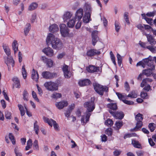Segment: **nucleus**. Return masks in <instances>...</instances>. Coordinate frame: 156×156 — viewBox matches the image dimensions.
<instances>
[{
  "label": "nucleus",
  "instance_id": "obj_48",
  "mask_svg": "<svg viewBox=\"0 0 156 156\" xmlns=\"http://www.w3.org/2000/svg\"><path fill=\"white\" fill-rule=\"evenodd\" d=\"M14 151L16 156H22V154L19 151L18 147H17L15 148Z\"/></svg>",
  "mask_w": 156,
  "mask_h": 156
},
{
  "label": "nucleus",
  "instance_id": "obj_40",
  "mask_svg": "<svg viewBox=\"0 0 156 156\" xmlns=\"http://www.w3.org/2000/svg\"><path fill=\"white\" fill-rule=\"evenodd\" d=\"M110 55L111 58L113 63L115 66H116V64L115 61V57L112 51H111L110 52Z\"/></svg>",
  "mask_w": 156,
  "mask_h": 156
},
{
  "label": "nucleus",
  "instance_id": "obj_55",
  "mask_svg": "<svg viewBox=\"0 0 156 156\" xmlns=\"http://www.w3.org/2000/svg\"><path fill=\"white\" fill-rule=\"evenodd\" d=\"M92 38V44L94 46H95L96 43L97 42L98 39V37H94Z\"/></svg>",
  "mask_w": 156,
  "mask_h": 156
},
{
  "label": "nucleus",
  "instance_id": "obj_15",
  "mask_svg": "<svg viewBox=\"0 0 156 156\" xmlns=\"http://www.w3.org/2000/svg\"><path fill=\"white\" fill-rule=\"evenodd\" d=\"M42 51L47 55L50 57L54 55V52L52 49L49 47L44 48L42 50Z\"/></svg>",
  "mask_w": 156,
  "mask_h": 156
},
{
  "label": "nucleus",
  "instance_id": "obj_54",
  "mask_svg": "<svg viewBox=\"0 0 156 156\" xmlns=\"http://www.w3.org/2000/svg\"><path fill=\"white\" fill-rule=\"evenodd\" d=\"M154 123H150L148 125V127L151 132H153L155 129V127L154 126Z\"/></svg>",
  "mask_w": 156,
  "mask_h": 156
},
{
  "label": "nucleus",
  "instance_id": "obj_18",
  "mask_svg": "<svg viewBox=\"0 0 156 156\" xmlns=\"http://www.w3.org/2000/svg\"><path fill=\"white\" fill-rule=\"evenodd\" d=\"M84 9L85 12V13L91 14L92 8L90 4L87 2L84 5Z\"/></svg>",
  "mask_w": 156,
  "mask_h": 156
},
{
  "label": "nucleus",
  "instance_id": "obj_19",
  "mask_svg": "<svg viewBox=\"0 0 156 156\" xmlns=\"http://www.w3.org/2000/svg\"><path fill=\"white\" fill-rule=\"evenodd\" d=\"M78 83L80 86H88L91 83L90 81L88 79H85L81 80H80Z\"/></svg>",
  "mask_w": 156,
  "mask_h": 156
},
{
  "label": "nucleus",
  "instance_id": "obj_30",
  "mask_svg": "<svg viewBox=\"0 0 156 156\" xmlns=\"http://www.w3.org/2000/svg\"><path fill=\"white\" fill-rule=\"evenodd\" d=\"M30 29V24L29 23H27L26 25V27L24 28V32L25 36L27 35Z\"/></svg>",
  "mask_w": 156,
  "mask_h": 156
},
{
  "label": "nucleus",
  "instance_id": "obj_25",
  "mask_svg": "<svg viewBox=\"0 0 156 156\" xmlns=\"http://www.w3.org/2000/svg\"><path fill=\"white\" fill-rule=\"evenodd\" d=\"M91 14L85 13L83 17V21L84 23H88L90 20Z\"/></svg>",
  "mask_w": 156,
  "mask_h": 156
},
{
  "label": "nucleus",
  "instance_id": "obj_63",
  "mask_svg": "<svg viewBox=\"0 0 156 156\" xmlns=\"http://www.w3.org/2000/svg\"><path fill=\"white\" fill-rule=\"evenodd\" d=\"M145 20L147 21V22L149 24L151 25L152 23V19L150 18H146Z\"/></svg>",
  "mask_w": 156,
  "mask_h": 156
},
{
  "label": "nucleus",
  "instance_id": "obj_4",
  "mask_svg": "<svg viewBox=\"0 0 156 156\" xmlns=\"http://www.w3.org/2000/svg\"><path fill=\"white\" fill-rule=\"evenodd\" d=\"M44 86L47 90L50 91H53L58 89L57 84L52 81L46 82L44 83Z\"/></svg>",
  "mask_w": 156,
  "mask_h": 156
},
{
  "label": "nucleus",
  "instance_id": "obj_6",
  "mask_svg": "<svg viewBox=\"0 0 156 156\" xmlns=\"http://www.w3.org/2000/svg\"><path fill=\"white\" fill-rule=\"evenodd\" d=\"M43 119L45 122L48 123L51 126H52L53 125L55 130H59L58 126L55 121L45 117H44Z\"/></svg>",
  "mask_w": 156,
  "mask_h": 156
},
{
  "label": "nucleus",
  "instance_id": "obj_21",
  "mask_svg": "<svg viewBox=\"0 0 156 156\" xmlns=\"http://www.w3.org/2000/svg\"><path fill=\"white\" fill-rule=\"evenodd\" d=\"M90 112L89 111L87 110V111L86 112V122H84V116H83L82 118L81 119V121L82 123H86L89 120L90 117L91 115L90 112Z\"/></svg>",
  "mask_w": 156,
  "mask_h": 156
},
{
  "label": "nucleus",
  "instance_id": "obj_42",
  "mask_svg": "<svg viewBox=\"0 0 156 156\" xmlns=\"http://www.w3.org/2000/svg\"><path fill=\"white\" fill-rule=\"evenodd\" d=\"M62 97L61 94L57 93H55L51 95V97L54 99H58Z\"/></svg>",
  "mask_w": 156,
  "mask_h": 156
},
{
  "label": "nucleus",
  "instance_id": "obj_32",
  "mask_svg": "<svg viewBox=\"0 0 156 156\" xmlns=\"http://www.w3.org/2000/svg\"><path fill=\"white\" fill-rule=\"evenodd\" d=\"M12 80L15 84V87L16 88L20 87V83L17 77H14L13 78Z\"/></svg>",
  "mask_w": 156,
  "mask_h": 156
},
{
  "label": "nucleus",
  "instance_id": "obj_34",
  "mask_svg": "<svg viewBox=\"0 0 156 156\" xmlns=\"http://www.w3.org/2000/svg\"><path fill=\"white\" fill-rule=\"evenodd\" d=\"M146 48L148 49L151 51L153 53L156 52V47H154L153 44L152 45L148 46L146 47Z\"/></svg>",
  "mask_w": 156,
  "mask_h": 156
},
{
  "label": "nucleus",
  "instance_id": "obj_36",
  "mask_svg": "<svg viewBox=\"0 0 156 156\" xmlns=\"http://www.w3.org/2000/svg\"><path fill=\"white\" fill-rule=\"evenodd\" d=\"M37 122L36 121L34 123V129L35 131V133L38 135L39 130V126L37 124Z\"/></svg>",
  "mask_w": 156,
  "mask_h": 156
},
{
  "label": "nucleus",
  "instance_id": "obj_38",
  "mask_svg": "<svg viewBox=\"0 0 156 156\" xmlns=\"http://www.w3.org/2000/svg\"><path fill=\"white\" fill-rule=\"evenodd\" d=\"M113 124V121L110 119H108L105 122V124L108 126H111Z\"/></svg>",
  "mask_w": 156,
  "mask_h": 156
},
{
  "label": "nucleus",
  "instance_id": "obj_44",
  "mask_svg": "<svg viewBox=\"0 0 156 156\" xmlns=\"http://www.w3.org/2000/svg\"><path fill=\"white\" fill-rule=\"evenodd\" d=\"M33 148L34 150H39V146L38 144V141L37 140H35L34 141L33 144Z\"/></svg>",
  "mask_w": 156,
  "mask_h": 156
},
{
  "label": "nucleus",
  "instance_id": "obj_9",
  "mask_svg": "<svg viewBox=\"0 0 156 156\" xmlns=\"http://www.w3.org/2000/svg\"><path fill=\"white\" fill-rule=\"evenodd\" d=\"M43 78L46 79H51L55 77L57 75L55 73H52L49 71H44L41 74Z\"/></svg>",
  "mask_w": 156,
  "mask_h": 156
},
{
  "label": "nucleus",
  "instance_id": "obj_59",
  "mask_svg": "<svg viewBox=\"0 0 156 156\" xmlns=\"http://www.w3.org/2000/svg\"><path fill=\"white\" fill-rule=\"evenodd\" d=\"M98 31L97 30L93 31L92 33V37H98Z\"/></svg>",
  "mask_w": 156,
  "mask_h": 156
},
{
  "label": "nucleus",
  "instance_id": "obj_8",
  "mask_svg": "<svg viewBox=\"0 0 156 156\" xmlns=\"http://www.w3.org/2000/svg\"><path fill=\"white\" fill-rule=\"evenodd\" d=\"M109 112L116 119H122L124 117V114L122 111L114 112L109 110Z\"/></svg>",
  "mask_w": 156,
  "mask_h": 156
},
{
  "label": "nucleus",
  "instance_id": "obj_31",
  "mask_svg": "<svg viewBox=\"0 0 156 156\" xmlns=\"http://www.w3.org/2000/svg\"><path fill=\"white\" fill-rule=\"evenodd\" d=\"M147 37L148 42L151 45H152L153 44H154V39L151 35L147 34Z\"/></svg>",
  "mask_w": 156,
  "mask_h": 156
},
{
  "label": "nucleus",
  "instance_id": "obj_20",
  "mask_svg": "<svg viewBox=\"0 0 156 156\" xmlns=\"http://www.w3.org/2000/svg\"><path fill=\"white\" fill-rule=\"evenodd\" d=\"M32 78L34 81L37 82L39 79V75L37 71H36L34 69L32 70L31 75Z\"/></svg>",
  "mask_w": 156,
  "mask_h": 156
},
{
  "label": "nucleus",
  "instance_id": "obj_7",
  "mask_svg": "<svg viewBox=\"0 0 156 156\" xmlns=\"http://www.w3.org/2000/svg\"><path fill=\"white\" fill-rule=\"evenodd\" d=\"M60 32L62 35L64 37H67L69 34V29L66 25L62 24L60 26Z\"/></svg>",
  "mask_w": 156,
  "mask_h": 156
},
{
  "label": "nucleus",
  "instance_id": "obj_56",
  "mask_svg": "<svg viewBox=\"0 0 156 156\" xmlns=\"http://www.w3.org/2000/svg\"><path fill=\"white\" fill-rule=\"evenodd\" d=\"M122 101L124 103L128 105H132L134 103V102L131 101H128L126 100H122Z\"/></svg>",
  "mask_w": 156,
  "mask_h": 156
},
{
  "label": "nucleus",
  "instance_id": "obj_43",
  "mask_svg": "<svg viewBox=\"0 0 156 156\" xmlns=\"http://www.w3.org/2000/svg\"><path fill=\"white\" fill-rule=\"evenodd\" d=\"M3 48L6 54L8 55V56L10 55L11 53L10 51V50L8 47L6 46H3Z\"/></svg>",
  "mask_w": 156,
  "mask_h": 156
},
{
  "label": "nucleus",
  "instance_id": "obj_57",
  "mask_svg": "<svg viewBox=\"0 0 156 156\" xmlns=\"http://www.w3.org/2000/svg\"><path fill=\"white\" fill-rule=\"evenodd\" d=\"M101 72V68H100L99 67H95L94 66V68L93 70V73L94 72Z\"/></svg>",
  "mask_w": 156,
  "mask_h": 156
},
{
  "label": "nucleus",
  "instance_id": "obj_28",
  "mask_svg": "<svg viewBox=\"0 0 156 156\" xmlns=\"http://www.w3.org/2000/svg\"><path fill=\"white\" fill-rule=\"evenodd\" d=\"M76 20L74 18L70 20L67 23L68 26L70 28L73 27L75 24Z\"/></svg>",
  "mask_w": 156,
  "mask_h": 156
},
{
  "label": "nucleus",
  "instance_id": "obj_35",
  "mask_svg": "<svg viewBox=\"0 0 156 156\" xmlns=\"http://www.w3.org/2000/svg\"><path fill=\"white\" fill-rule=\"evenodd\" d=\"M18 106L20 110L21 116H23L25 115V112L23 106L20 104L18 105Z\"/></svg>",
  "mask_w": 156,
  "mask_h": 156
},
{
  "label": "nucleus",
  "instance_id": "obj_46",
  "mask_svg": "<svg viewBox=\"0 0 156 156\" xmlns=\"http://www.w3.org/2000/svg\"><path fill=\"white\" fill-rule=\"evenodd\" d=\"M121 152V150L116 149L113 152V154L114 156H119Z\"/></svg>",
  "mask_w": 156,
  "mask_h": 156
},
{
  "label": "nucleus",
  "instance_id": "obj_24",
  "mask_svg": "<svg viewBox=\"0 0 156 156\" xmlns=\"http://www.w3.org/2000/svg\"><path fill=\"white\" fill-rule=\"evenodd\" d=\"M108 108L110 109L109 110L115 112L117 109V106L116 103H111L107 105Z\"/></svg>",
  "mask_w": 156,
  "mask_h": 156
},
{
  "label": "nucleus",
  "instance_id": "obj_47",
  "mask_svg": "<svg viewBox=\"0 0 156 156\" xmlns=\"http://www.w3.org/2000/svg\"><path fill=\"white\" fill-rule=\"evenodd\" d=\"M117 58L118 64L119 66H120L122 62V57L119 54H117Z\"/></svg>",
  "mask_w": 156,
  "mask_h": 156
},
{
  "label": "nucleus",
  "instance_id": "obj_23",
  "mask_svg": "<svg viewBox=\"0 0 156 156\" xmlns=\"http://www.w3.org/2000/svg\"><path fill=\"white\" fill-rule=\"evenodd\" d=\"M59 30L58 26L56 24H53L49 27V31L52 32L54 33L58 31Z\"/></svg>",
  "mask_w": 156,
  "mask_h": 156
},
{
  "label": "nucleus",
  "instance_id": "obj_37",
  "mask_svg": "<svg viewBox=\"0 0 156 156\" xmlns=\"http://www.w3.org/2000/svg\"><path fill=\"white\" fill-rule=\"evenodd\" d=\"M132 144L134 147H135L139 148L141 147V145L139 144V142L136 141L135 140H132Z\"/></svg>",
  "mask_w": 156,
  "mask_h": 156
},
{
  "label": "nucleus",
  "instance_id": "obj_61",
  "mask_svg": "<svg viewBox=\"0 0 156 156\" xmlns=\"http://www.w3.org/2000/svg\"><path fill=\"white\" fill-rule=\"evenodd\" d=\"M5 24V22L3 20L2 18L0 19V30L2 29V26Z\"/></svg>",
  "mask_w": 156,
  "mask_h": 156
},
{
  "label": "nucleus",
  "instance_id": "obj_27",
  "mask_svg": "<svg viewBox=\"0 0 156 156\" xmlns=\"http://www.w3.org/2000/svg\"><path fill=\"white\" fill-rule=\"evenodd\" d=\"M12 47L15 54L18 51V44L16 40H14L12 43Z\"/></svg>",
  "mask_w": 156,
  "mask_h": 156
},
{
  "label": "nucleus",
  "instance_id": "obj_52",
  "mask_svg": "<svg viewBox=\"0 0 156 156\" xmlns=\"http://www.w3.org/2000/svg\"><path fill=\"white\" fill-rule=\"evenodd\" d=\"M5 118L7 119H10L11 118V113L8 111H6L5 112Z\"/></svg>",
  "mask_w": 156,
  "mask_h": 156
},
{
  "label": "nucleus",
  "instance_id": "obj_39",
  "mask_svg": "<svg viewBox=\"0 0 156 156\" xmlns=\"http://www.w3.org/2000/svg\"><path fill=\"white\" fill-rule=\"evenodd\" d=\"M23 100L25 101H28V93L27 92V90H24L23 92Z\"/></svg>",
  "mask_w": 156,
  "mask_h": 156
},
{
  "label": "nucleus",
  "instance_id": "obj_50",
  "mask_svg": "<svg viewBox=\"0 0 156 156\" xmlns=\"http://www.w3.org/2000/svg\"><path fill=\"white\" fill-rule=\"evenodd\" d=\"M115 30L117 32H118L120 28L119 23L117 21H115Z\"/></svg>",
  "mask_w": 156,
  "mask_h": 156
},
{
  "label": "nucleus",
  "instance_id": "obj_45",
  "mask_svg": "<svg viewBox=\"0 0 156 156\" xmlns=\"http://www.w3.org/2000/svg\"><path fill=\"white\" fill-rule=\"evenodd\" d=\"M22 74L23 78L25 79L27 77V72L25 68V66L23 65L22 67Z\"/></svg>",
  "mask_w": 156,
  "mask_h": 156
},
{
  "label": "nucleus",
  "instance_id": "obj_16",
  "mask_svg": "<svg viewBox=\"0 0 156 156\" xmlns=\"http://www.w3.org/2000/svg\"><path fill=\"white\" fill-rule=\"evenodd\" d=\"M101 53L100 51L96 49H91L87 51V55L89 57H92L95 55H98Z\"/></svg>",
  "mask_w": 156,
  "mask_h": 156
},
{
  "label": "nucleus",
  "instance_id": "obj_62",
  "mask_svg": "<svg viewBox=\"0 0 156 156\" xmlns=\"http://www.w3.org/2000/svg\"><path fill=\"white\" fill-rule=\"evenodd\" d=\"M141 97L144 99H146L147 96V93L145 92H141L140 94Z\"/></svg>",
  "mask_w": 156,
  "mask_h": 156
},
{
  "label": "nucleus",
  "instance_id": "obj_41",
  "mask_svg": "<svg viewBox=\"0 0 156 156\" xmlns=\"http://www.w3.org/2000/svg\"><path fill=\"white\" fill-rule=\"evenodd\" d=\"M9 138L11 140L13 144H16V140L14 136L12 133H10L9 134Z\"/></svg>",
  "mask_w": 156,
  "mask_h": 156
},
{
  "label": "nucleus",
  "instance_id": "obj_22",
  "mask_svg": "<svg viewBox=\"0 0 156 156\" xmlns=\"http://www.w3.org/2000/svg\"><path fill=\"white\" fill-rule=\"evenodd\" d=\"M72 15V13L70 12H66L64 14L63 16V19L64 21H66L70 18Z\"/></svg>",
  "mask_w": 156,
  "mask_h": 156
},
{
  "label": "nucleus",
  "instance_id": "obj_29",
  "mask_svg": "<svg viewBox=\"0 0 156 156\" xmlns=\"http://www.w3.org/2000/svg\"><path fill=\"white\" fill-rule=\"evenodd\" d=\"M38 5L35 2L32 3L29 6L28 10L29 11H32L35 9L37 7Z\"/></svg>",
  "mask_w": 156,
  "mask_h": 156
},
{
  "label": "nucleus",
  "instance_id": "obj_51",
  "mask_svg": "<svg viewBox=\"0 0 156 156\" xmlns=\"http://www.w3.org/2000/svg\"><path fill=\"white\" fill-rule=\"evenodd\" d=\"M32 94L34 99L37 102H39V100L37 97L36 93L34 91H33L32 92Z\"/></svg>",
  "mask_w": 156,
  "mask_h": 156
},
{
  "label": "nucleus",
  "instance_id": "obj_60",
  "mask_svg": "<svg viewBox=\"0 0 156 156\" xmlns=\"http://www.w3.org/2000/svg\"><path fill=\"white\" fill-rule=\"evenodd\" d=\"M124 87L126 91H129L130 89L128 83L127 82H125Z\"/></svg>",
  "mask_w": 156,
  "mask_h": 156
},
{
  "label": "nucleus",
  "instance_id": "obj_3",
  "mask_svg": "<svg viewBox=\"0 0 156 156\" xmlns=\"http://www.w3.org/2000/svg\"><path fill=\"white\" fill-rule=\"evenodd\" d=\"M94 89L96 92L101 95H103L104 92H108V87L106 86H103L98 83H95L93 84Z\"/></svg>",
  "mask_w": 156,
  "mask_h": 156
},
{
  "label": "nucleus",
  "instance_id": "obj_26",
  "mask_svg": "<svg viewBox=\"0 0 156 156\" xmlns=\"http://www.w3.org/2000/svg\"><path fill=\"white\" fill-rule=\"evenodd\" d=\"M153 70L150 67L148 69L143 70L142 71L143 74L147 76H149L152 74V70Z\"/></svg>",
  "mask_w": 156,
  "mask_h": 156
},
{
  "label": "nucleus",
  "instance_id": "obj_49",
  "mask_svg": "<svg viewBox=\"0 0 156 156\" xmlns=\"http://www.w3.org/2000/svg\"><path fill=\"white\" fill-rule=\"evenodd\" d=\"M127 96L132 98H135L137 97V94L134 92L132 91L130 94H129Z\"/></svg>",
  "mask_w": 156,
  "mask_h": 156
},
{
  "label": "nucleus",
  "instance_id": "obj_58",
  "mask_svg": "<svg viewBox=\"0 0 156 156\" xmlns=\"http://www.w3.org/2000/svg\"><path fill=\"white\" fill-rule=\"evenodd\" d=\"M94 68V66H90L89 67L87 68V70L89 72L93 73V70Z\"/></svg>",
  "mask_w": 156,
  "mask_h": 156
},
{
  "label": "nucleus",
  "instance_id": "obj_13",
  "mask_svg": "<svg viewBox=\"0 0 156 156\" xmlns=\"http://www.w3.org/2000/svg\"><path fill=\"white\" fill-rule=\"evenodd\" d=\"M68 66L65 64L63 66L62 70L64 73L65 77L66 78H69L71 76V74L68 70Z\"/></svg>",
  "mask_w": 156,
  "mask_h": 156
},
{
  "label": "nucleus",
  "instance_id": "obj_53",
  "mask_svg": "<svg viewBox=\"0 0 156 156\" xmlns=\"http://www.w3.org/2000/svg\"><path fill=\"white\" fill-rule=\"evenodd\" d=\"M136 133H128L125 135L124 136V139H126L127 138L130 137L132 136H136Z\"/></svg>",
  "mask_w": 156,
  "mask_h": 156
},
{
  "label": "nucleus",
  "instance_id": "obj_5",
  "mask_svg": "<svg viewBox=\"0 0 156 156\" xmlns=\"http://www.w3.org/2000/svg\"><path fill=\"white\" fill-rule=\"evenodd\" d=\"M135 119L137 121L135 128L132 129H134L137 131L138 129L140 128L143 125L142 120L143 119V115L140 113H138L135 116Z\"/></svg>",
  "mask_w": 156,
  "mask_h": 156
},
{
  "label": "nucleus",
  "instance_id": "obj_10",
  "mask_svg": "<svg viewBox=\"0 0 156 156\" xmlns=\"http://www.w3.org/2000/svg\"><path fill=\"white\" fill-rule=\"evenodd\" d=\"M84 105L87 108V110L90 112H92L95 108L94 101L92 100L85 102Z\"/></svg>",
  "mask_w": 156,
  "mask_h": 156
},
{
  "label": "nucleus",
  "instance_id": "obj_64",
  "mask_svg": "<svg viewBox=\"0 0 156 156\" xmlns=\"http://www.w3.org/2000/svg\"><path fill=\"white\" fill-rule=\"evenodd\" d=\"M116 94L118 97L119 98L120 100H123V99L124 98V96H123L121 94L119 93H116Z\"/></svg>",
  "mask_w": 156,
  "mask_h": 156
},
{
  "label": "nucleus",
  "instance_id": "obj_33",
  "mask_svg": "<svg viewBox=\"0 0 156 156\" xmlns=\"http://www.w3.org/2000/svg\"><path fill=\"white\" fill-rule=\"evenodd\" d=\"M115 125L116 126V129L117 130H119L123 126V122L122 121H117L116 122Z\"/></svg>",
  "mask_w": 156,
  "mask_h": 156
},
{
  "label": "nucleus",
  "instance_id": "obj_17",
  "mask_svg": "<svg viewBox=\"0 0 156 156\" xmlns=\"http://www.w3.org/2000/svg\"><path fill=\"white\" fill-rule=\"evenodd\" d=\"M67 102L65 101H62L59 102H56L55 104L56 107L59 109L63 108L64 107L67 106Z\"/></svg>",
  "mask_w": 156,
  "mask_h": 156
},
{
  "label": "nucleus",
  "instance_id": "obj_14",
  "mask_svg": "<svg viewBox=\"0 0 156 156\" xmlns=\"http://www.w3.org/2000/svg\"><path fill=\"white\" fill-rule=\"evenodd\" d=\"M83 9H79L75 13V19H77V20H80L83 16Z\"/></svg>",
  "mask_w": 156,
  "mask_h": 156
},
{
  "label": "nucleus",
  "instance_id": "obj_1",
  "mask_svg": "<svg viewBox=\"0 0 156 156\" xmlns=\"http://www.w3.org/2000/svg\"><path fill=\"white\" fill-rule=\"evenodd\" d=\"M46 42L47 44L49 45V43L51 44L52 47L55 49L60 50L63 47L62 42L60 40L51 33H49Z\"/></svg>",
  "mask_w": 156,
  "mask_h": 156
},
{
  "label": "nucleus",
  "instance_id": "obj_2",
  "mask_svg": "<svg viewBox=\"0 0 156 156\" xmlns=\"http://www.w3.org/2000/svg\"><path fill=\"white\" fill-rule=\"evenodd\" d=\"M146 66L151 68L152 69H154L155 66L152 61L151 58L150 57L143 59L136 64V66H141L143 68H144Z\"/></svg>",
  "mask_w": 156,
  "mask_h": 156
},
{
  "label": "nucleus",
  "instance_id": "obj_12",
  "mask_svg": "<svg viewBox=\"0 0 156 156\" xmlns=\"http://www.w3.org/2000/svg\"><path fill=\"white\" fill-rule=\"evenodd\" d=\"M41 59L46 64L48 67L51 68L52 66L53 62L51 59L48 58L45 56H42Z\"/></svg>",
  "mask_w": 156,
  "mask_h": 156
},
{
  "label": "nucleus",
  "instance_id": "obj_11",
  "mask_svg": "<svg viewBox=\"0 0 156 156\" xmlns=\"http://www.w3.org/2000/svg\"><path fill=\"white\" fill-rule=\"evenodd\" d=\"M5 62L7 65L9 70V67H11V66L12 67L14 66V62L10 55L8 56L7 60L5 61Z\"/></svg>",
  "mask_w": 156,
  "mask_h": 156
}]
</instances>
